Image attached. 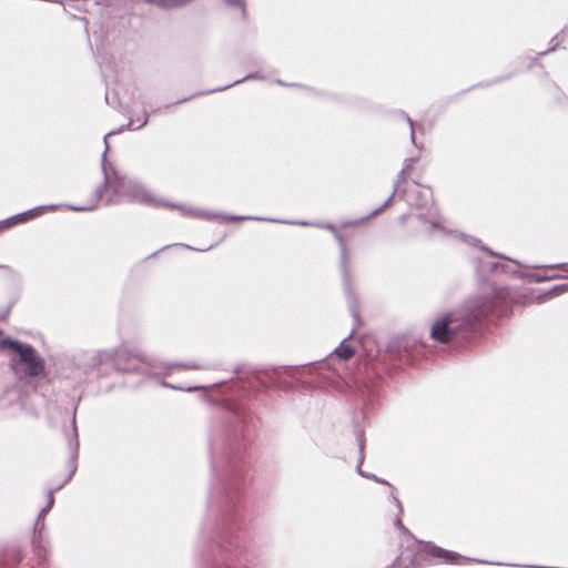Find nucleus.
Listing matches in <instances>:
<instances>
[{"label":"nucleus","instance_id":"nucleus-13","mask_svg":"<svg viewBox=\"0 0 568 568\" xmlns=\"http://www.w3.org/2000/svg\"><path fill=\"white\" fill-rule=\"evenodd\" d=\"M0 268H6V270H7V268H8V266H6V265H0Z\"/></svg>","mask_w":568,"mask_h":568},{"label":"nucleus","instance_id":"nucleus-8","mask_svg":"<svg viewBox=\"0 0 568 568\" xmlns=\"http://www.w3.org/2000/svg\"><path fill=\"white\" fill-rule=\"evenodd\" d=\"M140 202L150 203L152 201V196L146 192H141L135 195Z\"/></svg>","mask_w":568,"mask_h":568},{"label":"nucleus","instance_id":"nucleus-9","mask_svg":"<svg viewBox=\"0 0 568 568\" xmlns=\"http://www.w3.org/2000/svg\"><path fill=\"white\" fill-rule=\"evenodd\" d=\"M410 170H412V164L406 165V166L403 169L402 174L404 175V178L409 176V174H410Z\"/></svg>","mask_w":568,"mask_h":568},{"label":"nucleus","instance_id":"nucleus-1","mask_svg":"<svg viewBox=\"0 0 568 568\" xmlns=\"http://www.w3.org/2000/svg\"><path fill=\"white\" fill-rule=\"evenodd\" d=\"M525 294L513 292L507 287L493 288L490 292L470 300L463 313H447L437 317L430 327L434 341L447 344L459 334L488 316L507 315L515 304H530Z\"/></svg>","mask_w":568,"mask_h":568},{"label":"nucleus","instance_id":"nucleus-6","mask_svg":"<svg viewBox=\"0 0 568 568\" xmlns=\"http://www.w3.org/2000/svg\"><path fill=\"white\" fill-rule=\"evenodd\" d=\"M335 354L338 358L347 361L355 355L354 347L346 343L345 341L339 344V346L335 349Z\"/></svg>","mask_w":568,"mask_h":568},{"label":"nucleus","instance_id":"nucleus-11","mask_svg":"<svg viewBox=\"0 0 568 568\" xmlns=\"http://www.w3.org/2000/svg\"><path fill=\"white\" fill-rule=\"evenodd\" d=\"M226 1L230 2V3H233V4H236V3L240 2V0H226Z\"/></svg>","mask_w":568,"mask_h":568},{"label":"nucleus","instance_id":"nucleus-7","mask_svg":"<svg viewBox=\"0 0 568 568\" xmlns=\"http://www.w3.org/2000/svg\"><path fill=\"white\" fill-rule=\"evenodd\" d=\"M88 193H90V204L87 206H82L81 210H91L98 205V203L102 199V187L98 186L93 190H89Z\"/></svg>","mask_w":568,"mask_h":568},{"label":"nucleus","instance_id":"nucleus-3","mask_svg":"<svg viewBox=\"0 0 568 568\" xmlns=\"http://www.w3.org/2000/svg\"><path fill=\"white\" fill-rule=\"evenodd\" d=\"M103 187L113 194H124L131 189L126 176L116 170L105 171Z\"/></svg>","mask_w":568,"mask_h":568},{"label":"nucleus","instance_id":"nucleus-10","mask_svg":"<svg viewBox=\"0 0 568 568\" xmlns=\"http://www.w3.org/2000/svg\"><path fill=\"white\" fill-rule=\"evenodd\" d=\"M556 268L568 273V264L558 265V266H556Z\"/></svg>","mask_w":568,"mask_h":568},{"label":"nucleus","instance_id":"nucleus-4","mask_svg":"<svg viewBox=\"0 0 568 568\" xmlns=\"http://www.w3.org/2000/svg\"><path fill=\"white\" fill-rule=\"evenodd\" d=\"M40 209H33V210H29L27 212H23V213H20V214H17L12 217H9L8 220L3 221L1 224H0V231L3 230V229H9L13 225H17V224H21V223H26L30 220H33L36 219L37 216L40 215Z\"/></svg>","mask_w":568,"mask_h":568},{"label":"nucleus","instance_id":"nucleus-5","mask_svg":"<svg viewBox=\"0 0 568 568\" xmlns=\"http://www.w3.org/2000/svg\"><path fill=\"white\" fill-rule=\"evenodd\" d=\"M160 8H179L189 4L193 0H145Z\"/></svg>","mask_w":568,"mask_h":568},{"label":"nucleus","instance_id":"nucleus-12","mask_svg":"<svg viewBox=\"0 0 568 568\" xmlns=\"http://www.w3.org/2000/svg\"><path fill=\"white\" fill-rule=\"evenodd\" d=\"M233 220L242 221V220H244V217H233Z\"/></svg>","mask_w":568,"mask_h":568},{"label":"nucleus","instance_id":"nucleus-2","mask_svg":"<svg viewBox=\"0 0 568 568\" xmlns=\"http://www.w3.org/2000/svg\"><path fill=\"white\" fill-rule=\"evenodd\" d=\"M0 349H9L14 354L10 367L17 375L37 377L43 374L44 361L31 345L7 337L0 341Z\"/></svg>","mask_w":568,"mask_h":568}]
</instances>
